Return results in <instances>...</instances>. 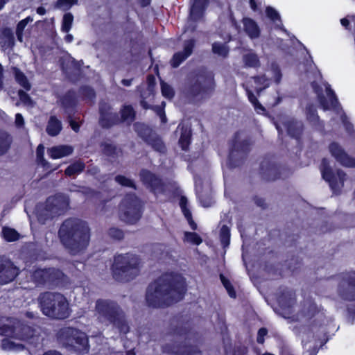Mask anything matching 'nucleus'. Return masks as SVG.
Returning a JSON list of instances; mask_svg holds the SVG:
<instances>
[{"instance_id":"49530a36","label":"nucleus","mask_w":355,"mask_h":355,"mask_svg":"<svg viewBox=\"0 0 355 355\" xmlns=\"http://www.w3.org/2000/svg\"><path fill=\"white\" fill-rule=\"evenodd\" d=\"M115 181L118 184H119L122 186H124V187H132V188L135 187V184L131 180H130L124 176H122V175L116 176Z\"/></svg>"},{"instance_id":"20e7f679","label":"nucleus","mask_w":355,"mask_h":355,"mask_svg":"<svg viewBox=\"0 0 355 355\" xmlns=\"http://www.w3.org/2000/svg\"><path fill=\"white\" fill-rule=\"evenodd\" d=\"M0 334L6 336L1 344L5 350L21 351L25 347L24 343L34 345L39 340L35 331L23 324H17L13 328L4 326L0 328Z\"/></svg>"},{"instance_id":"de8ad7c7","label":"nucleus","mask_w":355,"mask_h":355,"mask_svg":"<svg viewBox=\"0 0 355 355\" xmlns=\"http://www.w3.org/2000/svg\"><path fill=\"white\" fill-rule=\"evenodd\" d=\"M220 279H221V282H222L223 286L226 288L229 295L231 297H235L236 293L233 289L232 286L231 285L230 282H229V280L227 279L223 275H220Z\"/></svg>"},{"instance_id":"423d86ee","label":"nucleus","mask_w":355,"mask_h":355,"mask_svg":"<svg viewBox=\"0 0 355 355\" xmlns=\"http://www.w3.org/2000/svg\"><path fill=\"white\" fill-rule=\"evenodd\" d=\"M96 315L100 322L105 324H113L123 334L128 331L123 313L115 302L104 300H97Z\"/></svg>"},{"instance_id":"338daca9","label":"nucleus","mask_w":355,"mask_h":355,"mask_svg":"<svg viewBox=\"0 0 355 355\" xmlns=\"http://www.w3.org/2000/svg\"><path fill=\"white\" fill-rule=\"evenodd\" d=\"M73 37L71 34H67L64 37L65 41L69 43L73 41Z\"/></svg>"},{"instance_id":"f257e3e1","label":"nucleus","mask_w":355,"mask_h":355,"mask_svg":"<svg viewBox=\"0 0 355 355\" xmlns=\"http://www.w3.org/2000/svg\"><path fill=\"white\" fill-rule=\"evenodd\" d=\"M184 278L168 272L162 275L148 288L146 301L149 306L159 307L180 300L185 293Z\"/></svg>"},{"instance_id":"4c0bfd02","label":"nucleus","mask_w":355,"mask_h":355,"mask_svg":"<svg viewBox=\"0 0 355 355\" xmlns=\"http://www.w3.org/2000/svg\"><path fill=\"white\" fill-rule=\"evenodd\" d=\"M212 51L215 54L225 57L228 54L229 49L225 44L214 42L212 45Z\"/></svg>"},{"instance_id":"7c9ffc66","label":"nucleus","mask_w":355,"mask_h":355,"mask_svg":"<svg viewBox=\"0 0 355 355\" xmlns=\"http://www.w3.org/2000/svg\"><path fill=\"white\" fill-rule=\"evenodd\" d=\"M187 198L185 196H182L180 200V206L181 207L182 211L183 212L185 218L188 220L189 224L193 230H196L197 227L196 224L193 222L191 218V213L187 209Z\"/></svg>"},{"instance_id":"c03bdc74","label":"nucleus","mask_w":355,"mask_h":355,"mask_svg":"<svg viewBox=\"0 0 355 355\" xmlns=\"http://www.w3.org/2000/svg\"><path fill=\"white\" fill-rule=\"evenodd\" d=\"M306 112L307 119L311 123L314 124L315 122L318 121V116L317 114L316 110L313 106L309 105V107H307Z\"/></svg>"},{"instance_id":"bf43d9fd","label":"nucleus","mask_w":355,"mask_h":355,"mask_svg":"<svg viewBox=\"0 0 355 355\" xmlns=\"http://www.w3.org/2000/svg\"><path fill=\"white\" fill-rule=\"evenodd\" d=\"M83 94L89 99H92L95 96L94 90L90 87H85L83 89Z\"/></svg>"},{"instance_id":"8fccbe9b","label":"nucleus","mask_w":355,"mask_h":355,"mask_svg":"<svg viewBox=\"0 0 355 355\" xmlns=\"http://www.w3.org/2000/svg\"><path fill=\"white\" fill-rule=\"evenodd\" d=\"M268 17H269L275 23L280 22V17L278 12L271 7H267L266 10Z\"/></svg>"},{"instance_id":"79ce46f5","label":"nucleus","mask_w":355,"mask_h":355,"mask_svg":"<svg viewBox=\"0 0 355 355\" xmlns=\"http://www.w3.org/2000/svg\"><path fill=\"white\" fill-rule=\"evenodd\" d=\"M184 241L195 245H199L202 243L200 237L194 232H185Z\"/></svg>"},{"instance_id":"052dcab7","label":"nucleus","mask_w":355,"mask_h":355,"mask_svg":"<svg viewBox=\"0 0 355 355\" xmlns=\"http://www.w3.org/2000/svg\"><path fill=\"white\" fill-rule=\"evenodd\" d=\"M115 150V147L111 144H106L104 148L105 153L108 155H111L114 153Z\"/></svg>"},{"instance_id":"1a4fd4ad","label":"nucleus","mask_w":355,"mask_h":355,"mask_svg":"<svg viewBox=\"0 0 355 355\" xmlns=\"http://www.w3.org/2000/svg\"><path fill=\"white\" fill-rule=\"evenodd\" d=\"M141 204L132 194L127 195L119 205V217L124 222L133 224L141 217Z\"/></svg>"},{"instance_id":"2eb2a0df","label":"nucleus","mask_w":355,"mask_h":355,"mask_svg":"<svg viewBox=\"0 0 355 355\" xmlns=\"http://www.w3.org/2000/svg\"><path fill=\"white\" fill-rule=\"evenodd\" d=\"M135 130L139 135L144 139L155 150L163 153L164 144L159 137L152 132V130L144 124H135Z\"/></svg>"},{"instance_id":"4468645a","label":"nucleus","mask_w":355,"mask_h":355,"mask_svg":"<svg viewBox=\"0 0 355 355\" xmlns=\"http://www.w3.org/2000/svg\"><path fill=\"white\" fill-rule=\"evenodd\" d=\"M33 279L38 284H57V281L61 279L63 273L55 268L38 269L33 273Z\"/></svg>"},{"instance_id":"ea45409f","label":"nucleus","mask_w":355,"mask_h":355,"mask_svg":"<svg viewBox=\"0 0 355 355\" xmlns=\"http://www.w3.org/2000/svg\"><path fill=\"white\" fill-rule=\"evenodd\" d=\"M36 154L37 162L43 167L48 168L49 163L44 158V147L43 145L40 144L38 146Z\"/></svg>"},{"instance_id":"6e6552de","label":"nucleus","mask_w":355,"mask_h":355,"mask_svg":"<svg viewBox=\"0 0 355 355\" xmlns=\"http://www.w3.org/2000/svg\"><path fill=\"white\" fill-rule=\"evenodd\" d=\"M68 204L67 198L62 195L49 198L45 205L37 207L38 220L44 223L48 218L61 214L67 209Z\"/></svg>"},{"instance_id":"6e6d98bb","label":"nucleus","mask_w":355,"mask_h":355,"mask_svg":"<svg viewBox=\"0 0 355 355\" xmlns=\"http://www.w3.org/2000/svg\"><path fill=\"white\" fill-rule=\"evenodd\" d=\"M14 43L15 42L12 34L10 31H8L7 40L3 46L5 48L12 47L14 45Z\"/></svg>"},{"instance_id":"7ed1b4c3","label":"nucleus","mask_w":355,"mask_h":355,"mask_svg":"<svg viewBox=\"0 0 355 355\" xmlns=\"http://www.w3.org/2000/svg\"><path fill=\"white\" fill-rule=\"evenodd\" d=\"M307 77L311 81L312 87L317 94L318 101L324 110H332L340 116L344 126L350 132L352 125L347 121V117L340 107L338 100L330 86L322 81L320 71L314 64H310L307 69Z\"/></svg>"},{"instance_id":"680f3d73","label":"nucleus","mask_w":355,"mask_h":355,"mask_svg":"<svg viewBox=\"0 0 355 355\" xmlns=\"http://www.w3.org/2000/svg\"><path fill=\"white\" fill-rule=\"evenodd\" d=\"M15 124L18 127H21L24 124V119L21 114H17L15 116Z\"/></svg>"},{"instance_id":"f8f14e48","label":"nucleus","mask_w":355,"mask_h":355,"mask_svg":"<svg viewBox=\"0 0 355 355\" xmlns=\"http://www.w3.org/2000/svg\"><path fill=\"white\" fill-rule=\"evenodd\" d=\"M320 171L323 179L329 182L333 192L338 193L343 187L346 174L342 170H338L335 174L327 159L322 160Z\"/></svg>"},{"instance_id":"f3484780","label":"nucleus","mask_w":355,"mask_h":355,"mask_svg":"<svg viewBox=\"0 0 355 355\" xmlns=\"http://www.w3.org/2000/svg\"><path fill=\"white\" fill-rule=\"evenodd\" d=\"M329 151L336 160L343 166H355V159L348 155L338 144H331Z\"/></svg>"},{"instance_id":"3c124183","label":"nucleus","mask_w":355,"mask_h":355,"mask_svg":"<svg viewBox=\"0 0 355 355\" xmlns=\"http://www.w3.org/2000/svg\"><path fill=\"white\" fill-rule=\"evenodd\" d=\"M268 17H269L275 23L280 22V17L278 12L271 7H267L266 10Z\"/></svg>"},{"instance_id":"ddd939ff","label":"nucleus","mask_w":355,"mask_h":355,"mask_svg":"<svg viewBox=\"0 0 355 355\" xmlns=\"http://www.w3.org/2000/svg\"><path fill=\"white\" fill-rule=\"evenodd\" d=\"M338 293L343 299L355 300V272L340 276Z\"/></svg>"},{"instance_id":"c85d7f7f","label":"nucleus","mask_w":355,"mask_h":355,"mask_svg":"<svg viewBox=\"0 0 355 355\" xmlns=\"http://www.w3.org/2000/svg\"><path fill=\"white\" fill-rule=\"evenodd\" d=\"M62 130V123L55 116L50 117L46 127V132L51 136L58 135Z\"/></svg>"},{"instance_id":"37998d69","label":"nucleus","mask_w":355,"mask_h":355,"mask_svg":"<svg viewBox=\"0 0 355 355\" xmlns=\"http://www.w3.org/2000/svg\"><path fill=\"white\" fill-rule=\"evenodd\" d=\"M270 72L272 73V78H273L274 81L277 84L279 83L281 81L282 75L280 69L277 64L272 63L271 64Z\"/></svg>"},{"instance_id":"0eeeda50","label":"nucleus","mask_w":355,"mask_h":355,"mask_svg":"<svg viewBox=\"0 0 355 355\" xmlns=\"http://www.w3.org/2000/svg\"><path fill=\"white\" fill-rule=\"evenodd\" d=\"M140 260L132 254H119L112 265L114 277L118 281H129L139 272Z\"/></svg>"},{"instance_id":"09e8293b","label":"nucleus","mask_w":355,"mask_h":355,"mask_svg":"<svg viewBox=\"0 0 355 355\" xmlns=\"http://www.w3.org/2000/svg\"><path fill=\"white\" fill-rule=\"evenodd\" d=\"M162 93L167 98H171L173 96V90L172 87L165 83H161Z\"/></svg>"},{"instance_id":"39448f33","label":"nucleus","mask_w":355,"mask_h":355,"mask_svg":"<svg viewBox=\"0 0 355 355\" xmlns=\"http://www.w3.org/2000/svg\"><path fill=\"white\" fill-rule=\"evenodd\" d=\"M38 302L43 314L49 318L61 320L70 315L69 302L59 293H43L39 296Z\"/></svg>"},{"instance_id":"864d4df0","label":"nucleus","mask_w":355,"mask_h":355,"mask_svg":"<svg viewBox=\"0 0 355 355\" xmlns=\"http://www.w3.org/2000/svg\"><path fill=\"white\" fill-rule=\"evenodd\" d=\"M176 353H179V352H176ZM180 355H200V353L193 347H187L182 352H180Z\"/></svg>"},{"instance_id":"13d9d810","label":"nucleus","mask_w":355,"mask_h":355,"mask_svg":"<svg viewBox=\"0 0 355 355\" xmlns=\"http://www.w3.org/2000/svg\"><path fill=\"white\" fill-rule=\"evenodd\" d=\"M148 85V91L150 93L153 92V87L155 85V78L153 76H148L147 78Z\"/></svg>"},{"instance_id":"cd10ccee","label":"nucleus","mask_w":355,"mask_h":355,"mask_svg":"<svg viewBox=\"0 0 355 355\" xmlns=\"http://www.w3.org/2000/svg\"><path fill=\"white\" fill-rule=\"evenodd\" d=\"M178 130H180V145L182 150H187L190 144L191 130L188 126L179 125Z\"/></svg>"},{"instance_id":"0e129e2a","label":"nucleus","mask_w":355,"mask_h":355,"mask_svg":"<svg viewBox=\"0 0 355 355\" xmlns=\"http://www.w3.org/2000/svg\"><path fill=\"white\" fill-rule=\"evenodd\" d=\"M157 114L160 116L161 121L162 123L166 122V116L164 115V112L160 108H157Z\"/></svg>"},{"instance_id":"c9c22d12","label":"nucleus","mask_w":355,"mask_h":355,"mask_svg":"<svg viewBox=\"0 0 355 355\" xmlns=\"http://www.w3.org/2000/svg\"><path fill=\"white\" fill-rule=\"evenodd\" d=\"M85 165L80 162H75L65 170L66 175L71 176L80 173L84 169Z\"/></svg>"},{"instance_id":"a18cd8bd","label":"nucleus","mask_w":355,"mask_h":355,"mask_svg":"<svg viewBox=\"0 0 355 355\" xmlns=\"http://www.w3.org/2000/svg\"><path fill=\"white\" fill-rule=\"evenodd\" d=\"M78 0H58L57 7L63 10H69L72 6L76 4Z\"/></svg>"},{"instance_id":"e433bc0d","label":"nucleus","mask_w":355,"mask_h":355,"mask_svg":"<svg viewBox=\"0 0 355 355\" xmlns=\"http://www.w3.org/2000/svg\"><path fill=\"white\" fill-rule=\"evenodd\" d=\"M15 76L16 80L21 87H23L26 90H30L31 84L23 73L18 69H15Z\"/></svg>"},{"instance_id":"e2e57ef3","label":"nucleus","mask_w":355,"mask_h":355,"mask_svg":"<svg viewBox=\"0 0 355 355\" xmlns=\"http://www.w3.org/2000/svg\"><path fill=\"white\" fill-rule=\"evenodd\" d=\"M70 125L71 127V128L75 131V132H78L79 130V124L74 121H72L71 120L70 121Z\"/></svg>"},{"instance_id":"58836bf2","label":"nucleus","mask_w":355,"mask_h":355,"mask_svg":"<svg viewBox=\"0 0 355 355\" xmlns=\"http://www.w3.org/2000/svg\"><path fill=\"white\" fill-rule=\"evenodd\" d=\"M73 21V16L71 13H66L63 16L62 23V31L64 33H68L72 26Z\"/></svg>"},{"instance_id":"9d476101","label":"nucleus","mask_w":355,"mask_h":355,"mask_svg":"<svg viewBox=\"0 0 355 355\" xmlns=\"http://www.w3.org/2000/svg\"><path fill=\"white\" fill-rule=\"evenodd\" d=\"M60 338L67 346L72 347L80 352H87L88 338L87 335L73 328H64L61 330Z\"/></svg>"},{"instance_id":"774afa93","label":"nucleus","mask_w":355,"mask_h":355,"mask_svg":"<svg viewBox=\"0 0 355 355\" xmlns=\"http://www.w3.org/2000/svg\"><path fill=\"white\" fill-rule=\"evenodd\" d=\"M44 355H62V354L56 351H49V352H46Z\"/></svg>"},{"instance_id":"c756f323","label":"nucleus","mask_w":355,"mask_h":355,"mask_svg":"<svg viewBox=\"0 0 355 355\" xmlns=\"http://www.w3.org/2000/svg\"><path fill=\"white\" fill-rule=\"evenodd\" d=\"M33 18L31 16L27 17L26 18L20 21L16 28V35L18 41L20 42H24V32H26L28 28L26 29V26L28 23L33 22Z\"/></svg>"},{"instance_id":"b1692460","label":"nucleus","mask_w":355,"mask_h":355,"mask_svg":"<svg viewBox=\"0 0 355 355\" xmlns=\"http://www.w3.org/2000/svg\"><path fill=\"white\" fill-rule=\"evenodd\" d=\"M73 148L69 146H58L48 149V154L52 159H60L70 155Z\"/></svg>"},{"instance_id":"473e14b6","label":"nucleus","mask_w":355,"mask_h":355,"mask_svg":"<svg viewBox=\"0 0 355 355\" xmlns=\"http://www.w3.org/2000/svg\"><path fill=\"white\" fill-rule=\"evenodd\" d=\"M220 237L221 243L224 248L227 247L230 244V231L228 226L223 225L220 227Z\"/></svg>"},{"instance_id":"f03ea898","label":"nucleus","mask_w":355,"mask_h":355,"mask_svg":"<svg viewBox=\"0 0 355 355\" xmlns=\"http://www.w3.org/2000/svg\"><path fill=\"white\" fill-rule=\"evenodd\" d=\"M61 242L72 254H78L86 249L89 239V228L87 224L79 219L66 220L59 230Z\"/></svg>"},{"instance_id":"412c9836","label":"nucleus","mask_w":355,"mask_h":355,"mask_svg":"<svg viewBox=\"0 0 355 355\" xmlns=\"http://www.w3.org/2000/svg\"><path fill=\"white\" fill-rule=\"evenodd\" d=\"M195 42L193 40H189L184 42L182 51L176 53L171 60V65L173 67H178L184 60H186L193 51Z\"/></svg>"},{"instance_id":"6ab92c4d","label":"nucleus","mask_w":355,"mask_h":355,"mask_svg":"<svg viewBox=\"0 0 355 355\" xmlns=\"http://www.w3.org/2000/svg\"><path fill=\"white\" fill-rule=\"evenodd\" d=\"M275 125L279 134H282L284 130H286L289 135L293 137H297L302 130V123L293 120L286 121L281 120L275 123Z\"/></svg>"},{"instance_id":"9b49d317","label":"nucleus","mask_w":355,"mask_h":355,"mask_svg":"<svg viewBox=\"0 0 355 355\" xmlns=\"http://www.w3.org/2000/svg\"><path fill=\"white\" fill-rule=\"evenodd\" d=\"M269 85L270 80L266 78L265 75L252 78L245 85L248 99L250 102L253 105L255 111L258 114H263L265 113V108L261 104L259 103L257 98L253 94L252 90L254 89L257 92H259L268 87Z\"/></svg>"},{"instance_id":"69168bd1","label":"nucleus","mask_w":355,"mask_h":355,"mask_svg":"<svg viewBox=\"0 0 355 355\" xmlns=\"http://www.w3.org/2000/svg\"><path fill=\"white\" fill-rule=\"evenodd\" d=\"M241 146V144L237 140H236L234 143L233 150L232 151L231 154L233 155L234 150H236V151L239 150Z\"/></svg>"},{"instance_id":"4be33fe9","label":"nucleus","mask_w":355,"mask_h":355,"mask_svg":"<svg viewBox=\"0 0 355 355\" xmlns=\"http://www.w3.org/2000/svg\"><path fill=\"white\" fill-rule=\"evenodd\" d=\"M207 3V0H194L191 8L190 17L188 23L189 26L194 21L200 19L202 15Z\"/></svg>"},{"instance_id":"f704fd0d","label":"nucleus","mask_w":355,"mask_h":355,"mask_svg":"<svg viewBox=\"0 0 355 355\" xmlns=\"http://www.w3.org/2000/svg\"><path fill=\"white\" fill-rule=\"evenodd\" d=\"M295 301V296L294 294L288 291L286 294H284L282 296L280 297L279 300V303L281 306L286 308L291 306Z\"/></svg>"},{"instance_id":"a878e982","label":"nucleus","mask_w":355,"mask_h":355,"mask_svg":"<svg viewBox=\"0 0 355 355\" xmlns=\"http://www.w3.org/2000/svg\"><path fill=\"white\" fill-rule=\"evenodd\" d=\"M195 187L196 194L202 206L204 207H209L211 206L214 204L212 198L209 196L204 199V196L202 195V180L200 178H195Z\"/></svg>"},{"instance_id":"603ef678","label":"nucleus","mask_w":355,"mask_h":355,"mask_svg":"<svg viewBox=\"0 0 355 355\" xmlns=\"http://www.w3.org/2000/svg\"><path fill=\"white\" fill-rule=\"evenodd\" d=\"M109 235L111 237H112L115 239H118V240H120L123 237V232L120 229L115 228V227H112V228L110 229Z\"/></svg>"},{"instance_id":"393cba45","label":"nucleus","mask_w":355,"mask_h":355,"mask_svg":"<svg viewBox=\"0 0 355 355\" xmlns=\"http://www.w3.org/2000/svg\"><path fill=\"white\" fill-rule=\"evenodd\" d=\"M243 24L245 33L250 38H257L259 36V28L254 20L250 18H244Z\"/></svg>"},{"instance_id":"bb28decb","label":"nucleus","mask_w":355,"mask_h":355,"mask_svg":"<svg viewBox=\"0 0 355 355\" xmlns=\"http://www.w3.org/2000/svg\"><path fill=\"white\" fill-rule=\"evenodd\" d=\"M242 60L246 67L259 68L261 66L258 55L252 51L245 53L243 55Z\"/></svg>"},{"instance_id":"4d7b16f0","label":"nucleus","mask_w":355,"mask_h":355,"mask_svg":"<svg viewBox=\"0 0 355 355\" xmlns=\"http://www.w3.org/2000/svg\"><path fill=\"white\" fill-rule=\"evenodd\" d=\"M267 334V330L264 328H261L258 331L257 335V342L259 343H263V338Z\"/></svg>"},{"instance_id":"aec40b11","label":"nucleus","mask_w":355,"mask_h":355,"mask_svg":"<svg viewBox=\"0 0 355 355\" xmlns=\"http://www.w3.org/2000/svg\"><path fill=\"white\" fill-rule=\"evenodd\" d=\"M141 179L145 184L152 189L155 193L157 194L164 191V185L161 180L150 171H142Z\"/></svg>"},{"instance_id":"dca6fc26","label":"nucleus","mask_w":355,"mask_h":355,"mask_svg":"<svg viewBox=\"0 0 355 355\" xmlns=\"http://www.w3.org/2000/svg\"><path fill=\"white\" fill-rule=\"evenodd\" d=\"M18 273L19 269L9 259L0 257V284H5L12 282Z\"/></svg>"},{"instance_id":"a211bd4d","label":"nucleus","mask_w":355,"mask_h":355,"mask_svg":"<svg viewBox=\"0 0 355 355\" xmlns=\"http://www.w3.org/2000/svg\"><path fill=\"white\" fill-rule=\"evenodd\" d=\"M214 89L213 76L209 73L203 84L201 81L195 84L191 89V94L198 99L203 98L208 96Z\"/></svg>"},{"instance_id":"72a5a7b5","label":"nucleus","mask_w":355,"mask_h":355,"mask_svg":"<svg viewBox=\"0 0 355 355\" xmlns=\"http://www.w3.org/2000/svg\"><path fill=\"white\" fill-rule=\"evenodd\" d=\"M3 237L5 240L8 242H12L19 239L18 232L10 227H3L2 230Z\"/></svg>"},{"instance_id":"a19ab883","label":"nucleus","mask_w":355,"mask_h":355,"mask_svg":"<svg viewBox=\"0 0 355 355\" xmlns=\"http://www.w3.org/2000/svg\"><path fill=\"white\" fill-rule=\"evenodd\" d=\"M135 117V112L131 106H125L121 110V119L123 121H132Z\"/></svg>"},{"instance_id":"5fc2aeb1","label":"nucleus","mask_w":355,"mask_h":355,"mask_svg":"<svg viewBox=\"0 0 355 355\" xmlns=\"http://www.w3.org/2000/svg\"><path fill=\"white\" fill-rule=\"evenodd\" d=\"M19 99L21 102H23L26 105H32L33 102L29 97V96L23 91H19Z\"/></svg>"},{"instance_id":"5701e85b","label":"nucleus","mask_w":355,"mask_h":355,"mask_svg":"<svg viewBox=\"0 0 355 355\" xmlns=\"http://www.w3.org/2000/svg\"><path fill=\"white\" fill-rule=\"evenodd\" d=\"M110 107L105 104L101 105L100 113L101 119L100 123L103 127H110L118 121V117L116 113L110 112Z\"/></svg>"},{"instance_id":"2f4dec72","label":"nucleus","mask_w":355,"mask_h":355,"mask_svg":"<svg viewBox=\"0 0 355 355\" xmlns=\"http://www.w3.org/2000/svg\"><path fill=\"white\" fill-rule=\"evenodd\" d=\"M10 143V137L5 132H0V155L8 150Z\"/></svg>"}]
</instances>
